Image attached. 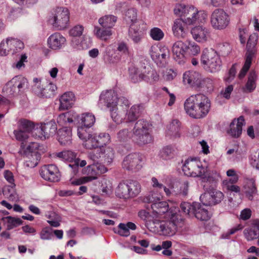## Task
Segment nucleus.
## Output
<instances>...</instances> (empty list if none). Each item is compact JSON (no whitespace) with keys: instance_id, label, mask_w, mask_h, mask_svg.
I'll use <instances>...</instances> for the list:
<instances>
[{"instance_id":"f257e3e1","label":"nucleus","mask_w":259,"mask_h":259,"mask_svg":"<svg viewBox=\"0 0 259 259\" xmlns=\"http://www.w3.org/2000/svg\"><path fill=\"white\" fill-rule=\"evenodd\" d=\"M117 138L119 141H126L132 138L138 144L142 145L150 143L152 141V137L150 133V124L144 119L138 120L135 124L129 127L127 125L120 130L117 134Z\"/></svg>"},{"instance_id":"f03ea898","label":"nucleus","mask_w":259,"mask_h":259,"mask_svg":"<svg viewBox=\"0 0 259 259\" xmlns=\"http://www.w3.org/2000/svg\"><path fill=\"white\" fill-rule=\"evenodd\" d=\"M184 106L189 116L195 119H201L206 117L209 112L211 101L207 96L199 93L187 98Z\"/></svg>"},{"instance_id":"7ed1b4c3","label":"nucleus","mask_w":259,"mask_h":259,"mask_svg":"<svg viewBox=\"0 0 259 259\" xmlns=\"http://www.w3.org/2000/svg\"><path fill=\"white\" fill-rule=\"evenodd\" d=\"M184 224V219L179 214L174 213L169 220L162 218L157 219L155 223H150L149 231L162 236H172L176 233L178 228L182 227Z\"/></svg>"},{"instance_id":"20e7f679","label":"nucleus","mask_w":259,"mask_h":259,"mask_svg":"<svg viewBox=\"0 0 259 259\" xmlns=\"http://www.w3.org/2000/svg\"><path fill=\"white\" fill-rule=\"evenodd\" d=\"M28 87L27 79L22 75H17L6 83L3 92L9 97H15L22 94Z\"/></svg>"},{"instance_id":"39448f33","label":"nucleus","mask_w":259,"mask_h":259,"mask_svg":"<svg viewBox=\"0 0 259 259\" xmlns=\"http://www.w3.org/2000/svg\"><path fill=\"white\" fill-rule=\"evenodd\" d=\"M200 62L203 68L211 73L218 72L222 66L220 55L212 49H205L203 50Z\"/></svg>"},{"instance_id":"423d86ee","label":"nucleus","mask_w":259,"mask_h":259,"mask_svg":"<svg viewBox=\"0 0 259 259\" xmlns=\"http://www.w3.org/2000/svg\"><path fill=\"white\" fill-rule=\"evenodd\" d=\"M70 12L67 8L58 7L54 9L49 18V23L57 30L67 28L69 24Z\"/></svg>"},{"instance_id":"0eeeda50","label":"nucleus","mask_w":259,"mask_h":259,"mask_svg":"<svg viewBox=\"0 0 259 259\" xmlns=\"http://www.w3.org/2000/svg\"><path fill=\"white\" fill-rule=\"evenodd\" d=\"M230 20L228 14L222 9L214 10L210 16V25L215 30L225 29L229 25Z\"/></svg>"},{"instance_id":"6e6552de","label":"nucleus","mask_w":259,"mask_h":259,"mask_svg":"<svg viewBox=\"0 0 259 259\" xmlns=\"http://www.w3.org/2000/svg\"><path fill=\"white\" fill-rule=\"evenodd\" d=\"M182 170L185 175L193 177H202L205 173V168L201 162L196 158L186 160Z\"/></svg>"},{"instance_id":"1a4fd4ad","label":"nucleus","mask_w":259,"mask_h":259,"mask_svg":"<svg viewBox=\"0 0 259 259\" xmlns=\"http://www.w3.org/2000/svg\"><path fill=\"white\" fill-rule=\"evenodd\" d=\"M210 81L209 79H203L199 72L189 70L185 72L183 75V83L184 85L194 89H202L205 81Z\"/></svg>"},{"instance_id":"9d476101","label":"nucleus","mask_w":259,"mask_h":259,"mask_svg":"<svg viewBox=\"0 0 259 259\" xmlns=\"http://www.w3.org/2000/svg\"><path fill=\"white\" fill-rule=\"evenodd\" d=\"M24 48L23 42L16 38L9 37L0 43V56H6L10 53H16Z\"/></svg>"},{"instance_id":"9b49d317","label":"nucleus","mask_w":259,"mask_h":259,"mask_svg":"<svg viewBox=\"0 0 259 259\" xmlns=\"http://www.w3.org/2000/svg\"><path fill=\"white\" fill-rule=\"evenodd\" d=\"M258 34L256 33L251 34L248 39L246 47L245 61L244 63V74L250 68L252 61L256 54V46L258 40Z\"/></svg>"},{"instance_id":"f8f14e48","label":"nucleus","mask_w":259,"mask_h":259,"mask_svg":"<svg viewBox=\"0 0 259 259\" xmlns=\"http://www.w3.org/2000/svg\"><path fill=\"white\" fill-rule=\"evenodd\" d=\"M182 17L184 18L183 20L190 25L196 22L203 23L207 18V14L204 11H198L193 6H188Z\"/></svg>"},{"instance_id":"ddd939ff","label":"nucleus","mask_w":259,"mask_h":259,"mask_svg":"<svg viewBox=\"0 0 259 259\" xmlns=\"http://www.w3.org/2000/svg\"><path fill=\"white\" fill-rule=\"evenodd\" d=\"M142 157L139 153L129 154L123 158L122 167L128 171H137L142 167Z\"/></svg>"},{"instance_id":"4468645a","label":"nucleus","mask_w":259,"mask_h":259,"mask_svg":"<svg viewBox=\"0 0 259 259\" xmlns=\"http://www.w3.org/2000/svg\"><path fill=\"white\" fill-rule=\"evenodd\" d=\"M149 54L152 60L157 64H163L169 57L168 48L159 47L157 45L152 46L149 49Z\"/></svg>"},{"instance_id":"2eb2a0df","label":"nucleus","mask_w":259,"mask_h":259,"mask_svg":"<svg viewBox=\"0 0 259 259\" xmlns=\"http://www.w3.org/2000/svg\"><path fill=\"white\" fill-rule=\"evenodd\" d=\"M41 177L46 181L57 182L61 178V175L57 166L54 164L43 166L39 170Z\"/></svg>"},{"instance_id":"dca6fc26","label":"nucleus","mask_w":259,"mask_h":259,"mask_svg":"<svg viewBox=\"0 0 259 259\" xmlns=\"http://www.w3.org/2000/svg\"><path fill=\"white\" fill-rule=\"evenodd\" d=\"M77 135L80 139L83 141V145L88 149L98 148L95 133L91 134L84 127H78Z\"/></svg>"},{"instance_id":"f3484780","label":"nucleus","mask_w":259,"mask_h":259,"mask_svg":"<svg viewBox=\"0 0 259 259\" xmlns=\"http://www.w3.org/2000/svg\"><path fill=\"white\" fill-rule=\"evenodd\" d=\"M224 195L219 191L212 190L205 192L200 197V200L203 205L210 206L220 202Z\"/></svg>"},{"instance_id":"a211bd4d","label":"nucleus","mask_w":259,"mask_h":259,"mask_svg":"<svg viewBox=\"0 0 259 259\" xmlns=\"http://www.w3.org/2000/svg\"><path fill=\"white\" fill-rule=\"evenodd\" d=\"M186 44L180 40L177 41L172 45L171 51L173 58L179 64H184L186 62Z\"/></svg>"},{"instance_id":"6ab92c4d","label":"nucleus","mask_w":259,"mask_h":259,"mask_svg":"<svg viewBox=\"0 0 259 259\" xmlns=\"http://www.w3.org/2000/svg\"><path fill=\"white\" fill-rule=\"evenodd\" d=\"M193 38L198 42L204 43L210 37L209 29L203 26H196L191 30Z\"/></svg>"},{"instance_id":"aec40b11","label":"nucleus","mask_w":259,"mask_h":259,"mask_svg":"<svg viewBox=\"0 0 259 259\" xmlns=\"http://www.w3.org/2000/svg\"><path fill=\"white\" fill-rule=\"evenodd\" d=\"M118 99L117 93L110 90L102 92L100 97V101L105 104L110 110L116 108Z\"/></svg>"},{"instance_id":"412c9836","label":"nucleus","mask_w":259,"mask_h":259,"mask_svg":"<svg viewBox=\"0 0 259 259\" xmlns=\"http://www.w3.org/2000/svg\"><path fill=\"white\" fill-rule=\"evenodd\" d=\"M47 43L50 49L53 50H58L65 47L66 39L61 33L55 32L48 37Z\"/></svg>"},{"instance_id":"4be33fe9","label":"nucleus","mask_w":259,"mask_h":259,"mask_svg":"<svg viewBox=\"0 0 259 259\" xmlns=\"http://www.w3.org/2000/svg\"><path fill=\"white\" fill-rule=\"evenodd\" d=\"M257 195V190L253 178H244V196L252 200Z\"/></svg>"},{"instance_id":"5701e85b","label":"nucleus","mask_w":259,"mask_h":259,"mask_svg":"<svg viewBox=\"0 0 259 259\" xmlns=\"http://www.w3.org/2000/svg\"><path fill=\"white\" fill-rule=\"evenodd\" d=\"M187 23L182 18L175 20L171 26L172 34L178 38H184L187 33Z\"/></svg>"},{"instance_id":"b1692460","label":"nucleus","mask_w":259,"mask_h":259,"mask_svg":"<svg viewBox=\"0 0 259 259\" xmlns=\"http://www.w3.org/2000/svg\"><path fill=\"white\" fill-rule=\"evenodd\" d=\"M243 116H240L237 119H234L230 123L227 133L230 136L237 138L239 137L242 131Z\"/></svg>"},{"instance_id":"393cba45","label":"nucleus","mask_w":259,"mask_h":259,"mask_svg":"<svg viewBox=\"0 0 259 259\" xmlns=\"http://www.w3.org/2000/svg\"><path fill=\"white\" fill-rule=\"evenodd\" d=\"M147 72L146 67L142 69H140L135 67L130 69V76L131 80L134 82H139L142 80H145L148 82L150 80V77L146 74Z\"/></svg>"},{"instance_id":"a878e982","label":"nucleus","mask_w":259,"mask_h":259,"mask_svg":"<svg viewBox=\"0 0 259 259\" xmlns=\"http://www.w3.org/2000/svg\"><path fill=\"white\" fill-rule=\"evenodd\" d=\"M152 214L157 219H162V215L167 212L169 206L165 201H158L151 204Z\"/></svg>"},{"instance_id":"bb28decb","label":"nucleus","mask_w":259,"mask_h":259,"mask_svg":"<svg viewBox=\"0 0 259 259\" xmlns=\"http://www.w3.org/2000/svg\"><path fill=\"white\" fill-rule=\"evenodd\" d=\"M165 135L170 139H176L180 137V122L178 120L174 119L169 123L167 126Z\"/></svg>"},{"instance_id":"cd10ccee","label":"nucleus","mask_w":259,"mask_h":259,"mask_svg":"<svg viewBox=\"0 0 259 259\" xmlns=\"http://www.w3.org/2000/svg\"><path fill=\"white\" fill-rule=\"evenodd\" d=\"M71 130L68 126L60 128L57 132V139L62 145H69L71 142Z\"/></svg>"},{"instance_id":"c85d7f7f","label":"nucleus","mask_w":259,"mask_h":259,"mask_svg":"<svg viewBox=\"0 0 259 259\" xmlns=\"http://www.w3.org/2000/svg\"><path fill=\"white\" fill-rule=\"evenodd\" d=\"M75 97L72 92L65 93L60 98V110H64L71 108L74 104Z\"/></svg>"},{"instance_id":"c756f323","label":"nucleus","mask_w":259,"mask_h":259,"mask_svg":"<svg viewBox=\"0 0 259 259\" xmlns=\"http://www.w3.org/2000/svg\"><path fill=\"white\" fill-rule=\"evenodd\" d=\"M25 152L27 159L24 163L25 166L30 168L35 167L38 164L39 156L36 152L33 151L30 145L27 147Z\"/></svg>"},{"instance_id":"7c9ffc66","label":"nucleus","mask_w":259,"mask_h":259,"mask_svg":"<svg viewBox=\"0 0 259 259\" xmlns=\"http://www.w3.org/2000/svg\"><path fill=\"white\" fill-rule=\"evenodd\" d=\"M78 121L80 126L78 127H84L88 131L95 122V116L90 113H85L78 116Z\"/></svg>"},{"instance_id":"2f4dec72","label":"nucleus","mask_w":259,"mask_h":259,"mask_svg":"<svg viewBox=\"0 0 259 259\" xmlns=\"http://www.w3.org/2000/svg\"><path fill=\"white\" fill-rule=\"evenodd\" d=\"M145 28H140L137 25H132L129 29V36L134 43L140 42L144 36Z\"/></svg>"},{"instance_id":"473e14b6","label":"nucleus","mask_w":259,"mask_h":259,"mask_svg":"<svg viewBox=\"0 0 259 259\" xmlns=\"http://www.w3.org/2000/svg\"><path fill=\"white\" fill-rule=\"evenodd\" d=\"M41 124L44 134V136H41V137L46 138L47 139L56 134L57 127L54 120H50L46 123H41Z\"/></svg>"},{"instance_id":"72a5a7b5","label":"nucleus","mask_w":259,"mask_h":259,"mask_svg":"<svg viewBox=\"0 0 259 259\" xmlns=\"http://www.w3.org/2000/svg\"><path fill=\"white\" fill-rule=\"evenodd\" d=\"M142 110V107L140 105H134L128 110L125 111V119L126 121L132 122L136 120L140 116Z\"/></svg>"},{"instance_id":"f704fd0d","label":"nucleus","mask_w":259,"mask_h":259,"mask_svg":"<svg viewBox=\"0 0 259 259\" xmlns=\"http://www.w3.org/2000/svg\"><path fill=\"white\" fill-rule=\"evenodd\" d=\"M2 221L7 230H10L16 228L23 223V221L20 218L11 216L3 217Z\"/></svg>"},{"instance_id":"c9c22d12","label":"nucleus","mask_w":259,"mask_h":259,"mask_svg":"<svg viewBox=\"0 0 259 259\" xmlns=\"http://www.w3.org/2000/svg\"><path fill=\"white\" fill-rule=\"evenodd\" d=\"M127 180L120 182L115 189L116 196L120 198L129 199Z\"/></svg>"},{"instance_id":"e433bc0d","label":"nucleus","mask_w":259,"mask_h":259,"mask_svg":"<svg viewBox=\"0 0 259 259\" xmlns=\"http://www.w3.org/2000/svg\"><path fill=\"white\" fill-rule=\"evenodd\" d=\"M138 217L144 222L145 225L149 230L150 223H155L157 219L155 218L154 215L149 211L145 209L140 210L138 213Z\"/></svg>"},{"instance_id":"4c0bfd02","label":"nucleus","mask_w":259,"mask_h":259,"mask_svg":"<svg viewBox=\"0 0 259 259\" xmlns=\"http://www.w3.org/2000/svg\"><path fill=\"white\" fill-rule=\"evenodd\" d=\"M117 21V18L114 15H108L99 19L98 22L103 28L110 29L113 27Z\"/></svg>"},{"instance_id":"58836bf2","label":"nucleus","mask_w":259,"mask_h":259,"mask_svg":"<svg viewBox=\"0 0 259 259\" xmlns=\"http://www.w3.org/2000/svg\"><path fill=\"white\" fill-rule=\"evenodd\" d=\"M74 118H75V116L73 113L71 112H67L59 115L57 120L59 125L65 127L72 123Z\"/></svg>"},{"instance_id":"ea45409f","label":"nucleus","mask_w":259,"mask_h":259,"mask_svg":"<svg viewBox=\"0 0 259 259\" xmlns=\"http://www.w3.org/2000/svg\"><path fill=\"white\" fill-rule=\"evenodd\" d=\"M256 75L254 71H251L247 77V81L244 88V92L250 93L256 88Z\"/></svg>"},{"instance_id":"a19ab883","label":"nucleus","mask_w":259,"mask_h":259,"mask_svg":"<svg viewBox=\"0 0 259 259\" xmlns=\"http://www.w3.org/2000/svg\"><path fill=\"white\" fill-rule=\"evenodd\" d=\"M129 198L137 196L141 192V185L136 181L127 180Z\"/></svg>"},{"instance_id":"79ce46f5","label":"nucleus","mask_w":259,"mask_h":259,"mask_svg":"<svg viewBox=\"0 0 259 259\" xmlns=\"http://www.w3.org/2000/svg\"><path fill=\"white\" fill-rule=\"evenodd\" d=\"M95 35L100 39L107 40L112 35V31L109 28L102 29L99 26L94 28Z\"/></svg>"},{"instance_id":"37998d69","label":"nucleus","mask_w":259,"mask_h":259,"mask_svg":"<svg viewBox=\"0 0 259 259\" xmlns=\"http://www.w3.org/2000/svg\"><path fill=\"white\" fill-rule=\"evenodd\" d=\"M82 173L87 175L85 177L87 178L89 182L96 180L98 177L95 164L89 165L84 167L82 169Z\"/></svg>"},{"instance_id":"c03bdc74","label":"nucleus","mask_w":259,"mask_h":259,"mask_svg":"<svg viewBox=\"0 0 259 259\" xmlns=\"http://www.w3.org/2000/svg\"><path fill=\"white\" fill-rule=\"evenodd\" d=\"M199 207V203L193 202L192 204L188 202H183L181 204L180 208L184 213L188 215L193 214L195 209Z\"/></svg>"},{"instance_id":"a18cd8bd","label":"nucleus","mask_w":259,"mask_h":259,"mask_svg":"<svg viewBox=\"0 0 259 259\" xmlns=\"http://www.w3.org/2000/svg\"><path fill=\"white\" fill-rule=\"evenodd\" d=\"M55 155L62 160L69 162L74 163L76 159V154L69 150L64 151L56 153Z\"/></svg>"},{"instance_id":"49530a36","label":"nucleus","mask_w":259,"mask_h":259,"mask_svg":"<svg viewBox=\"0 0 259 259\" xmlns=\"http://www.w3.org/2000/svg\"><path fill=\"white\" fill-rule=\"evenodd\" d=\"M176 154L175 149L170 146L163 147L160 151V157L163 160H169L174 157Z\"/></svg>"},{"instance_id":"de8ad7c7","label":"nucleus","mask_w":259,"mask_h":259,"mask_svg":"<svg viewBox=\"0 0 259 259\" xmlns=\"http://www.w3.org/2000/svg\"><path fill=\"white\" fill-rule=\"evenodd\" d=\"M111 117L113 120L117 124L121 123L123 119H125V112L122 113L121 110L119 108L110 109Z\"/></svg>"},{"instance_id":"09e8293b","label":"nucleus","mask_w":259,"mask_h":259,"mask_svg":"<svg viewBox=\"0 0 259 259\" xmlns=\"http://www.w3.org/2000/svg\"><path fill=\"white\" fill-rule=\"evenodd\" d=\"M193 214L198 220L200 221H207L210 218L207 210L203 208L199 203V207L195 209Z\"/></svg>"},{"instance_id":"8fccbe9b","label":"nucleus","mask_w":259,"mask_h":259,"mask_svg":"<svg viewBox=\"0 0 259 259\" xmlns=\"http://www.w3.org/2000/svg\"><path fill=\"white\" fill-rule=\"evenodd\" d=\"M98 147H104L111 142L110 136L106 133H95Z\"/></svg>"},{"instance_id":"3c124183","label":"nucleus","mask_w":259,"mask_h":259,"mask_svg":"<svg viewBox=\"0 0 259 259\" xmlns=\"http://www.w3.org/2000/svg\"><path fill=\"white\" fill-rule=\"evenodd\" d=\"M102 160L108 164L111 163L114 156L113 149L110 147H102Z\"/></svg>"},{"instance_id":"603ef678","label":"nucleus","mask_w":259,"mask_h":259,"mask_svg":"<svg viewBox=\"0 0 259 259\" xmlns=\"http://www.w3.org/2000/svg\"><path fill=\"white\" fill-rule=\"evenodd\" d=\"M57 89L56 84L52 82H50L48 84L45 85L42 95H41L40 97L50 98L54 95Z\"/></svg>"},{"instance_id":"864d4df0","label":"nucleus","mask_w":259,"mask_h":259,"mask_svg":"<svg viewBox=\"0 0 259 259\" xmlns=\"http://www.w3.org/2000/svg\"><path fill=\"white\" fill-rule=\"evenodd\" d=\"M32 90L38 96L40 97L44 90L45 84L42 83L40 79L35 78L33 80Z\"/></svg>"},{"instance_id":"5fc2aeb1","label":"nucleus","mask_w":259,"mask_h":259,"mask_svg":"<svg viewBox=\"0 0 259 259\" xmlns=\"http://www.w3.org/2000/svg\"><path fill=\"white\" fill-rule=\"evenodd\" d=\"M186 52L192 56L197 55L201 50L199 46L193 41H188V44H186Z\"/></svg>"},{"instance_id":"6e6d98bb","label":"nucleus","mask_w":259,"mask_h":259,"mask_svg":"<svg viewBox=\"0 0 259 259\" xmlns=\"http://www.w3.org/2000/svg\"><path fill=\"white\" fill-rule=\"evenodd\" d=\"M162 198V195L159 193H156L154 191L151 192L148 195L143 198V201L145 203H151L152 204L154 202L159 201Z\"/></svg>"},{"instance_id":"4d7b16f0","label":"nucleus","mask_w":259,"mask_h":259,"mask_svg":"<svg viewBox=\"0 0 259 259\" xmlns=\"http://www.w3.org/2000/svg\"><path fill=\"white\" fill-rule=\"evenodd\" d=\"M150 36L154 40L159 41L163 39L164 32L158 27H154L150 31Z\"/></svg>"},{"instance_id":"13d9d810","label":"nucleus","mask_w":259,"mask_h":259,"mask_svg":"<svg viewBox=\"0 0 259 259\" xmlns=\"http://www.w3.org/2000/svg\"><path fill=\"white\" fill-rule=\"evenodd\" d=\"M33 126V124L31 122L26 119H23L20 122L19 129L23 130L30 135Z\"/></svg>"},{"instance_id":"bf43d9fd","label":"nucleus","mask_w":259,"mask_h":259,"mask_svg":"<svg viewBox=\"0 0 259 259\" xmlns=\"http://www.w3.org/2000/svg\"><path fill=\"white\" fill-rule=\"evenodd\" d=\"M130 105V102L127 98L124 97H118L117 108H119L120 110L125 112L127 108H128Z\"/></svg>"},{"instance_id":"052dcab7","label":"nucleus","mask_w":259,"mask_h":259,"mask_svg":"<svg viewBox=\"0 0 259 259\" xmlns=\"http://www.w3.org/2000/svg\"><path fill=\"white\" fill-rule=\"evenodd\" d=\"M255 229H256L253 228L251 225V227L249 229L246 230L244 235L248 241H251L257 238L259 232Z\"/></svg>"},{"instance_id":"680f3d73","label":"nucleus","mask_w":259,"mask_h":259,"mask_svg":"<svg viewBox=\"0 0 259 259\" xmlns=\"http://www.w3.org/2000/svg\"><path fill=\"white\" fill-rule=\"evenodd\" d=\"M97 148L88 154V157L93 161H97L101 159L102 160V147Z\"/></svg>"},{"instance_id":"e2e57ef3","label":"nucleus","mask_w":259,"mask_h":259,"mask_svg":"<svg viewBox=\"0 0 259 259\" xmlns=\"http://www.w3.org/2000/svg\"><path fill=\"white\" fill-rule=\"evenodd\" d=\"M239 66L237 64L232 65L228 73L224 77V80L226 82H230L234 79L237 70L238 69Z\"/></svg>"},{"instance_id":"0e129e2a","label":"nucleus","mask_w":259,"mask_h":259,"mask_svg":"<svg viewBox=\"0 0 259 259\" xmlns=\"http://www.w3.org/2000/svg\"><path fill=\"white\" fill-rule=\"evenodd\" d=\"M14 134L16 140L22 143L25 142L30 135L28 133L20 129L15 130Z\"/></svg>"},{"instance_id":"69168bd1","label":"nucleus","mask_w":259,"mask_h":259,"mask_svg":"<svg viewBox=\"0 0 259 259\" xmlns=\"http://www.w3.org/2000/svg\"><path fill=\"white\" fill-rule=\"evenodd\" d=\"M235 183H231L230 181H228L227 180H225L223 182L224 187L227 190L236 193L239 192L240 188L236 185H233V184Z\"/></svg>"},{"instance_id":"338daca9","label":"nucleus","mask_w":259,"mask_h":259,"mask_svg":"<svg viewBox=\"0 0 259 259\" xmlns=\"http://www.w3.org/2000/svg\"><path fill=\"white\" fill-rule=\"evenodd\" d=\"M179 194L183 196H186L188 194L189 183L187 181H181L180 184Z\"/></svg>"},{"instance_id":"774afa93","label":"nucleus","mask_w":259,"mask_h":259,"mask_svg":"<svg viewBox=\"0 0 259 259\" xmlns=\"http://www.w3.org/2000/svg\"><path fill=\"white\" fill-rule=\"evenodd\" d=\"M233 89L234 86L232 84L228 85L221 90L220 92V96L226 99H229L231 97V94Z\"/></svg>"}]
</instances>
